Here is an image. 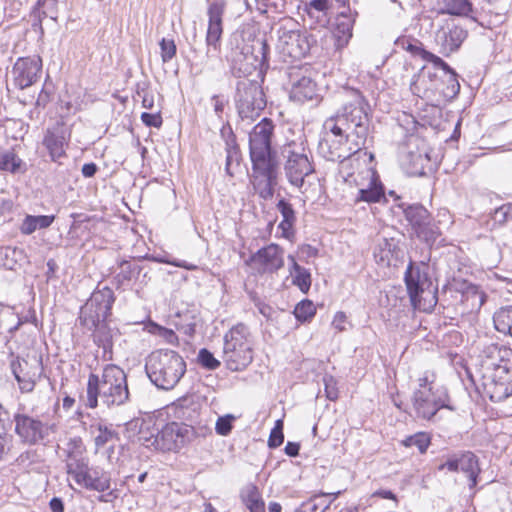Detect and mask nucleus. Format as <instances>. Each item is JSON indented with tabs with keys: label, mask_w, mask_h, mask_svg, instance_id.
I'll return each mask as SVG.
<instances>
[{
	"label": "nucleus",
	"mask_w": 512,
	"mask_h": 512,
	"mask_svg": "<svg viewBox=\"0 0 512 512\" xmlns=\"http://www.w3.org/2000/svg\"><path fill=\"white\" fill-rule=\"evenodd\" d=\"M368 110L369 105L358 90H347L342 108L323 124L326 138L320 142L319 150L328 161L342 163L345 182L359 188L355 202L375 203L384 198L383 187L375 172L364 167L355 175L346 172L345 163L366 143L370 123Z\"/></svg>",
	"instance_id": "obj_1"
},
{
	"label": "nucleus",
	"mask_w": 512,
	"mask_h": 512,
	"mask_svg": "<svg viewBox=\"0 0 512 512\" xmlns=\"http://www.w3.org/2000/svg\"><path fill=\"white\" fill-rule=\"evenodd\" d=\"M129 399V390L125 372L117 365L108 364L102 374H90L86 390V406L96 408L120 406Z\"/></svg>",
	"instance_id": "obj_2"
},
{
	"label": "nucleus",
	"mask_w": 512,
	"mask_h": 512,
	"mask_svg": "<svg viewBox=\"0 0 512 512\" xmlns=\"http://www.w3.org/2000/svg\"><path fill=\"white\" fill-rule=\"evenodd\" d=\"M64 452L66 453L67 474L79 486L98 492H103L110 488V475L107 472L89 467L86 448L81 439H70Z\"/></svg>",
	"instance_id": "obj_3"
},
{
	"label": "nucleus",
	"mask_w": 512,
	"mask_h": 512,
	"mask_svg": "<svg viewBox=\"0 0 512 512\" xmlns=\"http://www.w3.org/2000/svg\"><path fill=\"white\" fill-rule=\"evenodd\" d=\"M115 301L113 290L107 286L97 288L80 311V322L89 330L94 331V340L99 345L106 346L108 333L105 321L111 314Z\"/></svg>",
	"instance_id": "obj_4"
},
{
	"label": "nucleus",
	"mask_w": 512,
	"mask_h": 512,
	"mask_svg": "<svg viewBox=\"0 0 512 512\" xmlns=\"http://www.w3.org/2000/svg\"><path fill=\"white\" fill-rule=\"evenodd\" d=\"M145 370L152 383L161 389L169 390L183 377L186 363L176 351L160 349L147 357Z\"/></svg>",
	"instance_id": "obj_5"
},
{
	"label": "nucleus",
	"mask_w": 512,
	"mask_h": 512,
	"mask_svg": "<svg viewBox=\"0 0 512 512\" xmlns=\"http://www.w3.org/2000/svg\"><path fill=\"white\" fill-rule=\"evenodd\" d=\"M406 289L415 309L431 312L437 304V288L433 286L424 263H410L404 277Z\"/></svg>",
	"instance_id": "obj_6"
},
{
	"label": "nucleus",
	"mask_w": 512,
	"mask_h": 512,
	"mask_svg": "<svg viewBox=\"0 0 512 512\" xmlns=\"http://www.w3.org/2000/svg\"><path fill=\"white\" fill-rule=\"evenodd\" d=\"M223 360L228 369L240 371L253 360V341L249 328L240 323L224 336Z\"/></svg>",
	"instance_id": "obj_7"
},
{
	"label": "nucleus",
	"mask_w": 512,
	"mask_h": 512,
	"mask_svg": "<svg viewBox=\"0 0 512 512\" xmlns=\"http://www.w3.org/2000/svg\"><path fill=\"white\" fill-rule=\"evenodd\" d=\"M433 374L419 378V388L413 395V408L418 418L430 420L439 409L446 407L447 394L433 385Z\"/></svg>",
	"instance_id": "obj_8"
},
{
	"label": "nucleus",
	"mask_w": 512,
	"mask_h": 512,
	"mask_svg": "<svg viewBox=\"0 0 512 512\" xmlns=\"http://www.w3.org/2000/svg\"><path fill=\"white\" fill-rule=\"evenodd\" d=\"M281 154L285 159L284 171L288 182L298 189H302L305 178L315 171L306 149L302 144L290 142L283 146Z\"/></svg>",
	"instance_id": "obj_9"
},
{
	"label": "nucleus",
	"mask_w": 512,
	"mask_h": 512,
	"mask_svg": "<svg viewBox=\"0 0 512 512\" xmlns=\"http://www.w3.org/2000/svg\"><path fill=\"white\" fill-rule=\"evenodd\" d=\"M265 106V96L257 81L243 79L237 83L236 107L242 120H254Z\"/></svg>",
	"instance_id": "obj_10"
},
{
	"label": "nucleus",
	"mask_w": 512,
	"mask_h": 512,
	"mask_svg": "<svg viewBox=\"0 0 512 512\" xmlns=\"http://www.w3.org/2000/svg\"><path fill=\"white\" fill-rule=\"evenodd\" d=\"M273 131L272 120L263 118L249 133L251 162L278 161L276 152L271 148Z\"/></svg>",
	"instance_id": "obj_11"
},
{
	"label": "nucleus",
	"mask_w": 512,
	"mask_h": 512,
	"mask_svg": "<svg viewBox=\"0 0 512 512\" xmlns=\"http://www.w3.org/2000/svg\"><path fill=\"white\" fill-rule=\"evenodd\" d=\"M483 388L494 402H500L512 395V369L506 364H493L483 374Z\"/></svg>",
	"instance_id": "obj_12"
},
{
	"label": "nucleus",
	"mask_w": 512,
	"mask_h": 512,
	"mask_svg": "<svg viewBox=\"0 0 512 512\" xmlns=\"http://www.w3.org/2000/svg\"><path fill=\"white\" fill-rule=\"evenodd\" d=\"M402 164L413 175H423L424 169L430 161L428 148L423 138L411 134L399 147Z\"/></svg>",
	"instance_id": "obj_13"
},
{
	"label": "nucleus",
	"mask_w": 512,
	"mask_h": 512,
	"mask_svg": "<svg viewBox=\"0 0 512 512\" xmlns=\"http://www.w3.org/2000/svg\"><path fill=\"white\" fill-rule=\"evenodd\" d=\"M278 161L252 162L251 183L255 192L264 200L271 199L278 184Z\"/></svg>",
	"instance_id": "obj_14"
},
{
	"label": "nucleus",
	"mask_w": 512,
	"mask_h": 512,
	"mask_svg": "<svg viewBox=\"0 0 512 512\" xmlns=\"http://www.w3.org/2000/svg\"><path fill=\"white\" fill-rule=\"evenodd\" d=\"M190 429L176 422L168 423L153 436V440L144 438L145 446L160 451H176L189 439Z\"/></svg>",
	"instance_id": "obj_15"
},
{
	"label": "nucleus",
	"mask_w": 512,
	"mask_h": 512,
	"mask_svg": "<svg viewBox=\"0 0 512 512\" xmlns=\"http://www.w3.org/2000/svg\"><path fill=\"white\" fill-rule=\"evenodd\" d=\"M10 367L20 390L25 393L33 391L43 374L42 361L35 355L27 358L17 357L11 361Z\"/></svg>",
	"instance_id": "obj_16"
},
{
	"label": "nucleus",
	"mask_w": 512,
	"mask_h": 512,
	"mask_svg": "<svg viewBox=\"0 0 512 512\" xmlns=\"http://www.w3.org/2000/svg\"><path fill=\"white\" fill-rule=\"evenodd\" d=\"M438 469H447L451 472H463L469 479V487L477 485V477L480 473L478 458L470 451L454 453L439 465Z\"/></svg>",
	"instance_id": "obj_17"
},
{
	"label": "nucleus",
	"mask_w": 512,
	"mask_h": 512,
	"mask_svg": "<svg viewBox=\"0 0 512 512\" xmlns=\"http://www.w3.org/2000/svg\"><path fill=\"white\" fill-rule=\"evenodd\" d=\"M41 71L42 59L40 56L19 58L12 69L14 83L20 89L27 88L39 79Z\"/></svg>",
	"instance_id": "obj_18"
},
{
	"label": "nucleus",
	"mask_w": 512,
	"mask_h": 512,
	"mask_svg": "<svg viewBox=\"0 0 512 512\" xmlns=\"http://www.w3.org/2000/svg\"><path fill=\"white\" fill-rule=\"evenodd\" d=\"M248 263L261 274L276 272L284 266L283 249L276 244H270L253 254Z\"/></svg>",
	"instance_id": "obj_19"
},
{
	"label": "nucleus",
	"mask_w": 512,
	"mask_h": 512,
	"mask_svg": "<svg viewBox=\"0 0 512 512\" xmlns=\"http://www.w3.org/2000/svg\"><path fill=\"white\" fill-rule=\"evenodd\" d=\"M467 36V31L453 21L447 22L436 33V42L445 55L456 51Z\"/></svg>",
	"instance_id": "obj_20"
},
{
	"label": "nucleus",
	"mask_w": 512,
	"mask_h": 512,
	"mask_svg": "<svg viewBox=\"0 0 512 512\" xmlns=\"http://www.w3.org/2000/svg\"><path fill=\"white\" fill-rule=\"evenodd\" d=\"M291 90L290 98L293 101L304 103L317 97V85L308 75H302L300 70L290 72Z\"/></svg>",
	"instance_id": "obj_21"
},
{
	"label": "nucleus",
	"mask_w": 512,
	"mask_h": 512,
	"mask_svg": "<svg viewBox=\"0 0 512 512\" xmlns=\"http://www.w3.org/2000/svg\"><path fill=\"white\" fill-rule=\"evenodd\" d=\"M15 432L21 440L28 444H35L44 438V425L41 421L25 414L14 416Z\"/></svg>",
	"instance_id": "obj_22"
},
{
	"label": "nucleus",
	"mask_w": 512,
	"mask_h": 512,
	"mask_svg": "<svg viewBox=\"0 0 512 512\" xmlns=\"http://www.w3.org/2000/svg\"><path fill=\"white\" fill-rule=\"evenodd\" d=\"M224 9L218 3H212L208 8V29L206 34L207 56L210 52L220 48V41L223 33L222 17Z\"/></svg>",
	"instance_id": "obj_23"
},
{
	"label": "nucleus",
	"mask_w": 512,
	"mask_h": 512,
	"mask_svg": "<svg viewBox=\"0 0 512 512\" xmlns=\"http://www.w3.org/2000/svg\"><path fill=\"white\" fill-rule=\"evenodd\" d=\"M410 90L419 97L430 98L431 94H437L439 90V76L436 71L426 66L414 76Z\"/></svg>",
	"instance_id": "obj_24"
},
{
	"label": "nucleus",
	"mask_w": 512,
	"mask_h": 512,
	"mask_svg": "<svg viewBox=\"0 0 512 512\" xmlns=\"http://www.w3.org/2000/svg\"><path fill=\"white\" fill-rule=\"evenodd\" d=\"M398 245L394 238H380L373 255L376 262L382 266H391L398 258Z\"/></svg>",
	"instance_id": "obj_25"
},
{
	"label": "nucleus",
	"mask_w": 512,
	"mask_h": 512,
	"mask_svg": "<svg viewBox=\"0 0 512 512\" xmlns=\"http://www.w3.org/2000/svg\"><path fill=\"white\" fill-rule=\"evenodd\" d=\"M43 145L49 151L52 160H56L62 157L65 153V137L62 128L57 126L52 129H48L43 139Z\"/></svg>",
	"instance_id": "obj_26"
},
{
	"label": "nucleus",
	"mask_w": 512,
	"mask_h": 512,
	"mask_svg": "<svg viewBox=\"0 0 512 512\" xmlns=\"http://www.w3.org/2000/svg\"><path fill=\"white\" fill-rule=\"evenodd\" d=\"M339 494L340 491L314 495L301 505V510L303 512H325Z\"/></svg>",
	"instance_id": "obj_27"
},
{
	"label": "nucleus",
	"mask_w": 512,
	"mask_h": 512,
	"mask_svg": "<svg viewBox=\"0 0 512 512\" xmlns=\"http://www.w3.org/2000/svg\"><path fill=\"white\" fill-rule=\"evenodd\" d=\"M459 91L460 84L454 70L443 72V76L439 77L438 94L446 100H451L458 95Z\"/></svg>",
	"instance_id": "obj_28"
},
{
	"label": "nucleus",
	"mask_w": 512,
	"mask_h": 512,
	"mask_svg": "<svg viewBox=\"0 0 512 512\" xmlns=\"http://www.w3.org/2000/svg\"><path fill=\"white\" fill-rule=\"evenodd\" d=\"M352 27L353 20L345 12H341L334 32L338 48H342L348 44L352 37Z\"/></svg>",
	"instance_id": "obj_29"
},
{
	"label": "nucleus",
	"mask_w": 512,
	"mask_h": 512,
	"mask_svg": "<svg viewBox=\"0 0 512 512\" xmlns=\"http://www.w3.org/2000/svg\"><path fill=\"white\" fill-rule=\"evenodd\" d=\"M277 209L283 218L279 224V229H281L283 236L288 238L293 234V226L296 221L295 212L292 205L284 199H281L278 202Z\"/></svg>",
	"instance_id": "obj_30"
},
{
	"label": "nucleus",
	"mask_w": 512,
	"mask_h": 512,
	"mask_svg": "<svg viewBox=\"0 0 512 512\" xmlns=\"http://www.w3.org/2000/svg\"><path fill=\"white\" fill-rule=\"evenodd\" d=\"M440 13L457 16H467L472 11L469 0H438Z\"/></svg>",
	"instance_id": "obj_31"
},
{
	"label": "nucleus",
	"mask_w": 512,
	"mask_h": 512,
	"mask_svg": "<svg viewBox=\"0 0 512 512\" xmlns=\"http://www.w3.org/2000/svg\"><path fill=\"white\" fill-rule=\"evenodd\" d=\"M54 218L53 215H27L20 226V231L22 234L30 235L38 228L44 229L49 227L53 223Z\"/></svg>",
	"instance_id": "obj_32"
},
{
	"label": "nucleus",
	"mask_w": 512,
	"mask_h": 512,
	"mask_svg": "<svg viewBox=\"0 0 512 512\" xmlns=\"http://www.w3.org/2000/svg\"><path fill=\"white\" fill-rule=\"evenodd\" d=\"M493 321L497 331L512 336V306L496 312Z\"/></svg>",
	"instance_id": "obj_33"
},
{
	"label": "nucleus",
	"mask_w": 512,
	"mask_h": 512,
	"mask_svg": "<svg viewBox=\"0 0 512 512\" xmlns=\"http://www.w3.org/2000/svg\"><path fill=\"white\" fill-rule=\"evenodd\" d=\"M405 215L414 230L430 220V214L423 206H410L405 210Z\"/></svg>",
	"instance_id": "obj_34"
},
{
	"label": "nucleus",
	"mask_w": 512,
	"mask_h": 512,
	"mask_svg": "<svg viewBox=\"0 0 512 512\" xmlns=\"http://www.w3.org/2000/svg\"><path fill=\"white\" fill-rule=\"evenodd\" d=\"M290 274L293 277V283L299 287V289L307 293L311 286V275L298 263H294V270H290Z\"/></svg>",
	"instance_id": "obj_35"
},
{
	"label": "nucleus",
	"mask_w": 512,
	"mask_h": 512,
	"mask_svg": "<svg viewBox=\"0 0 512 512\" xmlns=\"http://www.w3.org/2000/svg\"><path fill=\"white\" fill-rule=\"evenodd\" d=\"M22 160L12 152L0 153V169L15 173L19 171Z\"/></svg>",
	"instance_id": "obj_36"
},
{
	"label": "nucleus",
	"mask_w": 512,
	"mask_h": 512,
	"mask_svg": "<svg viewBox=\"0 0 512 512\" xmlns=\"http://www.w3.org/2000/svg\"><path fill=\"white\" fill-rule=\"evenodd\" d=\"M402 443L406 447H416L420 453H424L430 444V438L426 433H416L404 439Z\"/></svg>",
	"instance_id": "obj_37"
},
{
	"label": "nucleus",
	"mask_w": 512,
	"mask_h": 512,
	"mask_svg": "<svg viewBox=\"0 0 512 512\" xmlns=\"http://www.w3.org/2000/svg\"><path fill=\"white\" fill-rule=\"evenodd\" d=\"M316 312L314 304L310 300H303L294 309V315L299 321H307Z\"/></svg>",
	"instance_id": "obj_38"
},
{
	"label": "nucleus",
	"mask_w": 512,
	"mask_h": 512,
	"mask_svg": "<svg viewBox=\"0 0 512 512\" xmlns=\"http://www.w3.org/2000/svg\"><path fill=\"white\" fill-rule=\"evenodd\" d=\"M97 435L95 436V445L99 449L101 447H104L109 442L113 441L114 438H116L117 434L112 429H109L106 426L98 425L97 428Z\"/></svg>",
	"instance_id": "obj_39"
},
{
	"label": "nucleus",
	"mask_w": 512,
	"mask_h": 512,
	"mask_svg": "<svg viewBox=\"0 0 512 512\" xmlns=\"http://www.w3.org/2000/svg\"><path fill=\"white\" fill-rule=\"evenodd\" d=\"M417 236L424 240L427 243H432L436 240L438 232L434 225L431 224V220H428L427 223L418 227L415 230Z\"/></svg>",
	"instance_id": "obj_40"
},
{
	"label": "nucleus",
	"mask_w": 512,
	"mask_h": 512,
	"mask_svg": "<svg viewBox=\"0 0 512 512\" xmlns=\"http://www.w3.org/2000/svg\"><path fill=\"white\" fill-rule=\"evenodd\" d=\"M244 501L250 512H264V502L253 487L244 497Z\"/></svg>",
	"instance_id": "obj_41"
},
{
	"label": "nucleus",
	"mask_w": 512,
	"mask_h": 512,
	"mask_svg": "<svg viewBox=\"0 0 512 512\" xmlns=\"http://www.w3.org/2000/svg\"><path fill=\"white\" fill-rule=\"evenodd\" d=\"M198 361L204 368L209 370H215L220 366V361H218L213 354L205 348L199 351Z\"/></svg>",
	"instance_id": "obj_42"
},
{
	"label": "nucleus",
	"mask_w": 512,
	"mask_h": 512,
	"mask_svg": "<svg viewBox=\"0 0 512 512\" xmlns=\"http://www.w3.org/2000/svg\"><path fill=\"white\" fill-rule=\"evenodd\" d=\"M323 383L326 397L331 401H336L339 397L336 379L331 375H325Z\"/></svg>",
	"instance_id": "obj_43"
},
{
	"label": "nucleus",
	"mask_w": 512,
	"mask_h": 512,
	"mask_svg": "<svg viewBox=\"0 0 512 512\" xmlns=\"http://www.w3.org/2000/svg\"><path fill=\"white\" fill-rule=\"evenodd\" d=\"M284 441V435H283V422L282 420H277L275 427L272 429L268 445L270 448H276L280 446Z\"/></svg>",
	"instance_id": "obj_44"
},
{
	"label": "nucleus",
	"mask_w": 512,
	"mask_h": 512,
	"mask_svg": "<svg viewBox=\"0 0 512 512\" xmlns=\"http://www.w3.org/2000/svg\"><path fill=\"white\" fill-rule=\"evenodd\" d=\"M226 172L230 176H233V172L231 170L232 165L235 163L237 166L240 163V150L236 145L228 146L226 149Z\"/></svg>",
	"instance_id": "obj_45"
},
{
	"label": "nucleus",
	"mask_w": 512,
	"mask_h": 512,
	"mask_svg": "<svg viewBox=\"0 0 512 512\" xmlns=\"http://www.w3.org/2000/svg\"><path fill=\"white\" fill-rule=\"evenodd\" d=\"M161 58L164 63L170 61L176 54V45L173 40L163 38L160 42Z\"/></svg>",
	"instance_id": "obj_46"
},
{
	"label": "nucleus",
	"mask_w": 512,
	"mask_h": 512,
	"mask_svg": "<svg viewBox=\"0 0 512 512\" xmlns=\"http://www.w3.org/2000/svg\"><path fill=\"white\" fill-rule=\"evenodd\" d=\"M233 416L220 417L216 422V432L219 435L226 436L231 432Z\"/></svg>",
	"instance_id": "obj_47"
},
{
	"label": "nucleus",
	"mask_w": 512,
	"mask_h": 512,
	"mask_svg": "<svg viewBox=\"0 0 512 512\" xmlns=\"http://www.w3.org/2000/svg\"><path fill=\"white\" fill-rule=\"evenodd\" d=\"M141 120L148 127L160 128L162 125V117L159 112H156V113L144 112L141 115Z\"/></svg>",
	"instance_id": "obj_48"
},
{
	"label": "nucleus",
	"mask_w": 512,
	"mask_h": 512,
	"mask_svg": "<svg viewBox=\"0 0 512 512\" xmlns=\"http://www.w3.org/2000/svg\"><path fill=\"white\" fill-rule=\"evenodd\" d=\"M423 60L433 63L435 68H441L443 72L451 71V68L446 62H444L440 57L434 55L429 51H426V53H424Z\"/></svg>",
	"instance_id": "obj_49"
},
{
	"label": "nucleus",
	"mask_w": 512,
	"mask_h": 512,
	"mask_svg": "<svg viewBox=\"0 0 512 512\" xmlns=\"http://www.w3.org/2000/svg\"><path fill=\"white\" fill-rule=\"evenodd\" d=\"M153 328L155 329L153 332L157 333L159 336L163 337L168 343H175L177 341V335L170 329L153 325Z\"/></svg>",
	"instance_id": "obj_50"
},
{
	"label": "nucleus",
	"mask_w": 512,
	"mask_h": 512,
	"mask_svg": "<svg viewBox=\"0 0 512 512\" xmlns=\"http://www.w3.org/2000/svg\"><path fill=\"white\" fill-rule=\"evenodd\" d=\"M289 39L291 40V43L287 42V45L291 46V48L288 50V53L295 58L304 56L305 55L304 49H302L301 47L299 48V50H296L293 48L294 42L299 43L300 41H302L301 36L300 35H291L289 37Z\"/></svg>",
	"instance_id": "obj_51"
},
{
	"label": "nucleus",
	"mask_w": 512,
	"mask_h": 512,
	"mask_svg": "<svg viewBox=\"0 0 512 512\" xmlns=\"http://www.w3.org/2000/svg\"><path fill=\"white\" fill-rule=\"evenodd\" d=\"M346 321H347V317H346L345 313L337 312L334 316L332 325L337 331L342 332V331L346 330V326H345Z\"/></svg>",
	"instance_id": "obj_52"
},
{
	"label": "nucleus",
	"mask_w": 512,
	"mask_h": 512,
	"mask_svg": "<svg viewBox=\"0 0 512 512\" xmlns=\"http://www.w3.org/2000/svg\"><path fill=\"white\" fill-rule=\"evenodd\" d=\"M10 442L11 437L4 432V429L0 430V459L9 450Z\"/></svg>",
	"instance_id": "obj_53"
},
{
	"label": "nucleus",
	"mask_w": 512,
	"mask_h": 512,
	"mask_svg": "<svg viewBox=\"0 0 512 512\" xmlns=\"http://www.w3.org/2000/svg\"><path fill=\"white\" fill-rule=\"evenodd\" d=\"M405 49L412 53L413 55L420 56L422 59L424 57V53H426V50L421 46L420 43L417 42L408 43Z\"/></svg>",
	"instance_id": "obj_54"
},
{
	"label": "nucleus",
	"mask_w": 512,
	"mask_h": 512,
	"mask_svg": "<svg viewBox=\"0 0 512 512\" xmlns=\"http://www.w3.org/2000/svg\"><path fill=\"white\" fill-rule=\"evenodd\" d=\"M142 106L146 109H153L154 107V96L148 91H143L142 95Z\"/></svg>",
	"instance_id": "obj_55"
},
{
	"label": "nucleus",
	"mask_w": 512,
	"mask_h": 512,
	"mask_svg": "<svg viewBox=\"0 0 512 512\" xmlns=\"http://www.w3.org/2000/svg\"><path fill=\"white\" fill-rule=\"evenodd\" d=\"M310 7L314 8L317 11H326L329 8L328 0H311Z\"/></svg>",
	"instance_id": "obj_56"
},
{
	"label": "nucleus",
	"mask_w": 512,
	"mask_h": 512,
	"mask_svg": "<svg viewBox=\"0 0 512 512\" xmlns=\"http://www.w3.org/2000/svg\"><path fill=\"white\" fill-rule=\"evenodd\" d=\"M97 172V166L94 163H86L82 167V174L84 177H93Z\"/></svg>",
	"instance_id": "obj_57"
},
{
	"label": "nucleus",
	"mask_w": 512,
	"mask_h": 512,
	"mask_svg": "<svg viewBox=\"0 0 512 512\" xmlns=\"http://www.w3.org/2000/svg\"><path fill=\"white\" fill-rule=\"evenodd\" d=\"M49 506L52 512H64V504L60 498H52Z\"/></svg>",
	"instance_id": "obj_58"
},
{
	"label": "nucleus",
	"mask_w": 512,
	"mask_h": 512,
	"mask_svg": "<svg viewBox=\"0 0 512 512\" xmlns=\"http://www.w3.org/2000/svg\"><path fill=\"white\" fill-rule=\"evenodd\" d=\"M299 444L294 442H288L285 446V452L289 456H297L299 453Z\"/></svg>",
	"instance_id": "obj_59"
},
{
	"label": "nucleus",
	"mask_w": 512,
	"mask_h": 512,
	"mask_svg": "<svg viewBox=\"0 0 512 512\" xmlns=\"http://www.w3.org/2000/svg\"><path fill=\"white\" fill-rule=\"evenodd\" d=\"M212 101H213V106H214V110L217 114H220L223 112L224 110V102L222 99H220L219 96L217 95H214L212 97Z\"/></svg>",
	"instance_id": "obj_60"
},
{
	"label": "nucleus",
	"mask_w": 512,
	"mask_h": 512,
	"mask_svg": "<svg viewBox=\"0 0 512 512\" xmlns=\"http://www.w3.org/2000/svg\"><path fill=\"white\" fill-rule=\"evenodd\" d=\"M259 45H260V52L262 54V60H261V64H265L267 62V55L269 53V46L267 44V42L265 40H261L259 42Z\"/></svg>",
	"instance_id": "obj_61"
},
{
	"label": "nucleus",
	"mask_w": 512,
	"mask_h": 512,
	"mask_svg": "<svg viewBox=\"0 0 512 512\" xmlns=\"http://www.w3.org/2000/svg\"><path fill=\"white\" fill-rule=\"evenodd\" d=\"M173 265L181 268H185L187 270H195L197 267L193 264H188L186 261H177L173 262Z\"/></svg>",
	"instance_id": "obj_62"
},
{
	"label": "nucleus",
	"mask_w": 512,
	"mask_h": 512,
	"mask_svg": "<svg viewBox=\"0 0 512 512\" xmlns=\"http://www.w3.org/2000/svg\"><path fill=\"white\" fill-rule=\"evenodd\" d=\"M74 403H75V399L70 396H66L63 399V407L65 409H70L74 405Z\"/></svg>",
	"instance_id": "obj_63"
},
{
	"label": "nucleus",
	"mask_w": 512,
	"mask_h": 512,
	"mask_svg": "<svg viewBox=\"0 0 512 512\" xmlns=\"http://www.w3.org/2000/svg\"><path fill=\"white\" fill-rule=\"evenodd\" d=\"M268 510L269 512H281L282 507L279 503L272 502L269 504Z\"/></svg>",
	"instance_id": "obj_64"
}]
</instances>
